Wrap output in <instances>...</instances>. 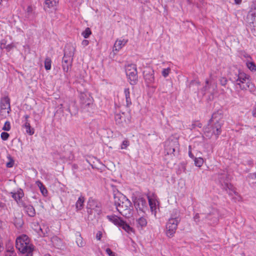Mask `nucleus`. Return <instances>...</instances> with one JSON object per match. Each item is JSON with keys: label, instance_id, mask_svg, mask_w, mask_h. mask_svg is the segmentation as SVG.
Here are the masks:
<instances>
[{"label": "nucleus", "instance_id": "obj_60", "mask_svg": "<svg viewBox=\"0 0 256 256\" xmlns=\"http://www.w3.org/2000/svg\"><path fill=\"white\" fill-rule=\"evenodd\" d=\"M2 1V0H0V4H1Z\"/></svg>", "mask_w": 256, "mask_h": 256}, {"label": "nucleus", "instance_id": "obj_9", "mask_svg": "<svg viewBox=\"0 0 256 256\" xmlns=\"http://www.w3.org/2000/svg\"><path fill=\"white\" fill-rule=\"evenodd\" d=\"M0 117L1 118L6 117L11 110L10 100L8 96H4L0 100Z\"/></svg>", "mask_w": 256, "mask_h": 256}, {"label": "nucleus", "instance_id": "obj_1", "mask_svg": "<svg viewBox=\"0 0 256 256\" xmlns=\"http://www.w3.org/2000/svg\"><path fill=\"white\" fill-rule=\"evenodd\" d=\"M222 117L220 112H217L212 114L208 126L204 128V132L206 136H210L212 134L218 136L221 133V126Z\"/></svg>", "mask_w": 256, "mask_h": 256}, {"label": "nucleus", "instance_id": "obj_10", "mask_svg": "<svg viewBox=\"0 0 256 256\" xmlns=\"http://www.w3.org/2000/svg\"><path fill=\"white\" fill-rule=\"evenodd\" d=\"M218 179L223 188L226 190L232 189V186L228 183V174L226 171L220 170L218 173Z\"/></svg>", "mask_w": 256, "mask_h": 256}, {"label": "nucleus", "instance_id": "obj_24", "mask_svg": "<svg viewBox=\"0 0 256 256\" xmlns=\"http://www.w3.org/2000/svg\"><path fill=\"white\" fill-rule=\"evenodd\" d=\"M11 194L12 196L16 202H18V201L20 200L24 196L23 192L21 190L18 191V192H11Z\"/></svg>", "mask_w": 256, "mask_h": 256}, {"label": "nucleus", "instance_id": "obj_50", "mask_svg": "<svg viewBox=\"0 0 256 256\" xmlns=\"http://www.w3.org/2000/svg\"><path fill=\"white\" fill-rule=\"evenodd\" d=\"M249 176L252 179H256V173L250 174Z\"/></svg>", "mask_w": 256, "mask_h": 256}, {"label": "nucleus", "instance_id": "obj_37", "mask_svg": "<svg viewBox=\"0 0 256 256\" xmlns=\"http://www.w3.org/2000/svg\"><path fill=\"white\" fill-rule=\"evenodd\" d=\"M170 68H164L162 72V76L164 78L167 77L170 73Z\"/></svg>", "mask_w": 256, "mask_h": 256}, {"label": "nucleus", "instance_id": "obj_18", "mask_svg": "<svg viewBox=\"0 0 256 256\" xmlns=\"http://www.w3.org/2000/svg\"><path fill=\"white\" fill-rule=\"evenodd\" d=\"M128 42V40H118L115 42L113 50L119 51Z\"/></svg>", "mask_w": 256, "mask_h": 256}, {"label": "nucleus", "instance_id": "obj_56", "mask_svg": "<svg viewBox=\"0 0 256 256\" xmlns=\"http://www.w3.org/2000/svg\"><path fill=\"white\" fill-rule=\"evenodd\" d=\"M63 108V104H60V108L61 109V108Z\"/></svg>", "mask_w": 256, "mask_h": 256}, {"label": "nucleus", "instance_id": "obj_11", "mask_svg": "<svg viewBox=\"0 0 256 256\" xmlns=\"http://www.w3.org/2000/svg\"><path fill=\"white\" fill-rule=\"evenodd\" d=\"M178 150V142L176 139L168 140L165 142V150L168 154H174Z\"/></svg>", "mask_w": 256, "mask_h": 256}, {"label": "nucleus", "instance_id": "obj_51", "mask_svg": "<svg viewBox=\"0 0 256 256\" xmlns=\"http://www.w3.org/2000/svg\"><path fill=\"white\" fill-rule=\"evenodd\" d=\"M188 156L194 159L195 158V157L194 156V154H192V150H189L188 151Z\"/></svg>", "mask_w": 256, "mask_h": 256}, {"label": "nucleus", "instance_id": "obj_33", "mask_svg": "<svg viewBox=\"0 0 256 256\" xmlns=\"http://www.w3.org/2000/svg\"><path fill=\"white\" fill-rule=\"evenodd\" d=\"M247 67L251 70V71H255L256 70V66L254 64V62H248L246 63Z\"/></svg>", "mask_w": 256, "mask_h": 256}, {"label": "nucleus", "instance_id": "obj_48", "mask_svg": "<svg viewBox=\"0 0 256 256\" xmlns=\"http://www.w3.org/2000/svg\"><path fill=\"white\" fill-rule=\"evenodd\" d=\"M13 165H14V161L13 160H12L10 162H7L6 164V166L8 168H12V167Z\"/></svg>", "mask_w": 256, "mask_h": 256}, {"label": "nucleus", "instance_id": "obj_17", "mask_svg": "<svg viewBox=\"0 0 256 256\" xmlns=\"http://www.w3.org/2000/svg\"><path fill=\"white\" fill-rule=\"evenodd\" d=\"M22 206L24 207L25 212L30 217H34L36 215V210L30 204H26L24 202H22Z\"/></svg>", "mask_w": 256, "mask_h": 256}, {"label": "nucleus", "instance_id": "obj_25", "mask_svg": "<svg viewBox=\"0 0 256 256\" xmlns=\"http://www.w3.org/2000/svg\"><path fill=\"white\" fill-rule=\"evenodd\" d=\"M59 0H45V4L51 8L56 6L58 3Z\"/></svg>", "mask_w": 256, "mask_h": 256}, {"label": "nucleus", "instance_id": "obj_34", "mask_svg": "<svg viewBox=\"0 0 256 256\" xmlns=\"http://www.w3.org/2000/svg\"><path fill=\"white\" fill-rule=\"evenodd\" d=\"M92 32L90 29L89 28H87L86 30L82 32V34L85 38H88L89 36L91 34Z\"/></svg>", "mask_w": 256, "mask_h": 256}, {"label": "nucleus", "instance_id": "obj_28", "mask_svg": "<svg viewBox=\"0 0 256 256\" xmlns=\"http://www.w3.org/2000/svg\"><path fill=\"white\" fill-rule=\"evenodd\" d=\"M24 126L26 128V132L30 135H32L34 133V130L31 128L30 124L28 122H24Z\"/></svg>", "mask_w": 256, "mask_h": 256}, {"label": "nucleus", "instance_id": "obj_42", "mask_svg": "<svg viewBox=\"0 0 256 256\" xmlns=\"http://www.w3.org/2000/svg\"><path fill=\"white\" fill-rule=\"evenodd\" d=\"M14 47V44H7L6 46H3V48H6L8 51H10Z\"/></svg>", "mask_w": 256, "mask_h": 256}, {"label": "nucleus", "instance_id": "obj_21", "mask_svg": "<svg viewBox=\"0 0 256 256\" xmlns=\"http://www.w3.org/2000/svg\"><path fill=\"white\" fill-rule=\"evenodd\" d=\"M51 242L55 247L59 248L62 246V240L56 236L51 238Z\"/></svg>", "mask_w": 256, "mask_h": 256}, {"label": "nucleus", "instance_id": "obj_6", "mask_svg": "<svg viewBox=\"0 0 256 256\" xmlns=\"http://www.w3.org/2000/svg\"><path fill=\"white\" fill-rule=\"evenodd\" d=\"M68 46L69 47L70 50L68 52L67 49H65L64 56L62 60V66L64 71L65 72H68V70L75 50L73 46Z\"/></svg>", "mask_w": 256, "mask_h": 256}, {"label": "nucleus", "instance_id": "obj_49", "mask_svg": "<svg viewBox=\"0 0 256 256\" xmlns=\"http://www.w3.org/2000/svg\"><path fill=\"white\" fill-rule=\"evenodd\" d=\"M6 46V44L5 40H2L1 42V44H0L1 48H4L3 46Z\"/></svg>", "mask_w": 256, "mask_h": 256}, {"label": "nucleus", "instance_id": "obj_5", "mask_svg": "<svg viewBox=\"0 0 256 256\" xmlns=\"http://www.w3.org/2000/svg\"><path fill=\"white\" fill-rule=\"evenodd\" d=\"M180 221V218L178 214L172 215L166 225V234L168 237L171 238L174 236Z\"/></svg>", "mask_w": 256, "mask_h": 256}, {"label": "nucleus", "instance_id": "obj_3", "mask_svg": "<svg viewBox=\"0 0 256 256\" xmlns=\"http://www.w3.org/2000/svg\"><path fill=\"white\" fill-rule=\"evenodd\" d=\"M230 80L232 82H236V84L242 90H246L248 88L252 90L254 88V86L250 82L249 76L245 73L238 70V72L234 74H230L229 78Z\"/></svg>", "mask_w": 256, "mask_h": 256}, {"label": "nucleus", "instance_id": "obj_13", "mask_svg": "<svg viewBox=\"0 0 256 256\" xmlns=\"http://www.w3.org/2000/svg\"><path fill=\"white\" fill-rule=\"evenodd\" d=\"M133 202L134 206L138 211L145 212L147 208V204L144 198L142 197L135 198L133 200Z\"/></svg>", "mask_w": 256, "mask_h": 256}, {"label": "nucleus", "instance_id": "obj_26", "mask_svg": "<svg viewBox=\"0 0 256 256\" xmlns=\"http://www.w3.org/2000/svg\"><path fill=\"white\" fill-rule=\"evenodd\" d=\"M36 184L40 188L42 194L44 196L46 195V194H48V190L46 187L44 186L42 184V183L40 181L38 180L36 182Z\"/></svg>", "mask_w": 256, "mask_h": 256}, {"label": "nucleus", "instance_id": "obj_39", "mask_svg": "<svg viewBox=\"0 0 256 256\" xmlns=\"http://www.w3.org/2000/svg\"><path fill=\"white\" fill-rule=\"evenodd\" d=\"M130 144L128 140H124L122 142L121 146L122 149H126Z\"/></svg>", "mask_w": 256, "mask_h": 256}, {"label": "nucleus", "instance_id": "obj_19", "mask_svg": "<svg viewBox=\"0 0 256 256\" xmlns=\"http://www.w3.org/2000/svg\"><path fill=\"white\" fill-rule=\"evenodd\" d=\"M116 124H118L121 125L123 124L125 120V114L124 112L122 113H116L114 116Z\"/></svg>", "mask_w": 256, "mask_h": 256}, {"label": "nucleus", "instance_id": "obj_59", "mask_svg": "<svg viewBox=\"0 0 256 256\" xmlns=\"http://www.w3.org/2000/svg\"><path fill=\"white\" fill-rule=\"evenodd\" d=\"M206 84L207 85H208V80H206Z\"/></svg>", "mask_w": 256, "mask_h": 256}, {"label": "nucleus", "instance_id": "obj_46", "mask_svg": "<svg viewBox=\"0 0 256 256\" xmlns=\"http://www.w3.org/2000/svg\"><path fill=\"white\" fill-rule=\"evenodd\" d=\"M102 233L101 232L99 231L97 232L96 234V238L100 240L101 238H102Z\"/></svg>", "mask_w": 256, "mask_h": 256}, {"label": "nucleus", "instance_id": "obj_57", "mask_svg": "<svg viewBox=\"0 0 256 256\" xmlns=\"http://www.w3.org/2000/svg\"><path fill=\"white\" fill-rule=\"evenodd\" d=\"M189 150H192V146H188V151Z\"/></svg>", "mask_w": 256, "mask_h": 256}, {"label": "nucleus", "instance_id": "obj_2", "mask_svg": "<svg viewBox=\"0 0 256 256\" xmlns=\"http://www.w3.org/2000/svg\"><path fill=\"white\" fill-rule=\"evenodd\" d=\"M16 247L18 252L24 256H33L34 246L30 242V239L26 234H22L17 237Z\"/></svg>", "mask_w": 256, "mask_h": 256}, {"label": "nucleus", "instance_id": "obj_58", "mask_svg": "<svg viewBox=\"0 0 256 256\" xmlns=\"http://www.w3.org/2000/svg\"><path fill=\"white\" fill-rule=\"evenodd\" d=\"M216 88V86L215 84H214L213 86V90H214V89Z\"/></svg>", "mask_w": 256, "mask_h": 256}, {"label": "nucleus", "instance_id": "obj_15", "mask_svg": "<svg viewBox=\"0 0 256 256\" xmlns=\"http://www.w3.org/2000/svg\"><path fill=\"white\" fill-rule=\"evenodd\" d=\"M80 102L86 106H90L92 102V98L88 92H81L80 94Z\"/></svg>", "mask_w": 256, "mask_h": 256}, {"label": "nucleus", "instance_id": "obj_14", "mask_svg": "<svg viewBox=\"0 0 256 256\" xmlns=\"http://www.w3.org/2000/svg\"><path fill=\"white\" fill-rule=\"evenodd\" d=\"M201 215L203 216L202 218V220H209L212 221V222H210V224H214L217 223L218 222V212L216 210H212V212L206 214H202Z\"/></svg>", "mask_w": 256, "mask_h": 256}, {"label": "nucleus", "instance_id": "obj_29", "mask_svg": "<svg viewBox=\"0 0 256 256\" xmlns=\"http://www.w3.org/2000/svg\"><path fill=\"white\" fill-rule=\"evenodd\" d=\"M14 224L17 228H19L22 227L24 222L22 218H15L14 220Z\"/></svg>", "mask_w": 256, "mask_h": 256}, {"label": "nucleus", "instance_id": "obj_44", "mask_svg": "<svg viewBox=\"0 0 256 256\" xmlns=\"http://www.w3.org/2000/svg\"><path fill=\"white\" fill-rule=\"evenodd\" d=\"M200 214H199L196 213L194 216V220L196 222L198 223V222H200Z\"/></svg>", "mask_w": 256, "mask_h": 256}, {"label": "nucleus", "instance_id": "obj_30", "mask_svg": "<svg viewBox=\"0 0 256 256\" xmlns=\"http://www.w3.org/2000/svg\"><path fill=\"white\" fill-rule=\"evenodd\" d=\"M194 162L196 166L200 167L204 163V160L200 157L195 158H194Z\"/></svg>", "mask_w": 256, "mask_h": 256}, {"label": "nucleus", "instance_id": "obj_35", "mask_svg": "<svg viewBox=\"0 0 256 256\" xmlns=\"http://www.w3.org/2000/svg\"><path fill=\"white\" fill-rule=\"evenodd\" d=\"M14 250L13 247L11 248L10 250H8L6 252L5 256H14Z\"/></svg>", "mask_w": 256, "mask_h": 256}, {"label": "nucleus", "instance_id": "obj_32", "mask_svg": "<svg viewBox=\"0 0 256 256\" xmlns=\"http://www.w3.org/2000/svg\"><path fill=\"white\" fill-rule=\"evenodd\" d=\"M72 105L74 108V110H72L70 107H68L67 108V110L68 111V112L72 116L76 114L78 112V108L75 106L74 104H72Z\"/></svg>", "mask_w": 256, "mask_h": 256}, {"label": "nucleus", "instance_id": "obj_55", "mask_svg": "<svg viewBox=\"0 0 256 256\" xmlns=\"http://www.w3.org/2000/svg\"><path fill=\"white\" fill-rule=\"evenodd\" d=\"M203 89H204V91H206V90H208V88H207V86H204V88H203Z\"/></svg>", "mask_w": 256, "mask_h": 256}, {"label": "nucleus", "instance_id": "obj_43", "mask_svg": "<svg viewBox=\"0 0 256 256\" xmlns=\"http://www.w3.org/2000/svg\"><path fill=\"white\" fill-rule=\"evenodd\" d=\"M202 126V124L201 123H200L198 122H196L192 124V128H194L196 126L198 127V128H201Z\"/></svg>", "mask_w": 256, "mask_h": 256}, {"label": "nucleus", "instance_id": "obj_36", "mask_svg": "<svg viewBox=\"0 0 256 256\" xmlns=\"http://www.w3.org/2000/svg\"><path fill=\"white\" fill-rule=\"evenodd\" d=\"M2 129L6 131H9L10 129V122L8 121L6 122Z\"/></svg>", "mask_w": 256, "mask_h": 256}, {"label": "nucleus", "instance_id": "obj_22", "mask_svg": "<svg viewBox=\"0 0 256 256\" xmlns=\"http://www.w3.org/2000/svg\"><path fill=\"white\" fill-rule=\"evenodd\" d=\"M124 94L125 96L126 106H130L132 104V100L130 97V90L128 88H124Z\"/></svg>", "mask_w": 256, "mask_h": 256}, {"label": "nucleus", "instance_id": "obj_31", "mask_svg": "<svg viewBox=\"0 0 256 256\" xmlns=\"http://www.w3.org/2000/svg\"><path fill=\"white\" fill-rule=\"evenodd\" d=\"M52 60L50 58H46L44 60V67L46 70H50L51 68Z\"/></svg>", "mask_w": 256, "mask_h": 256}, {"label": "nucleus", "instance_id": "obj_41", "mask_svg": "<svg viewBox=\"0 0 256 256\" xmlns=\"http://www.w3.org/2000/svg\"><path fill=\"white\" fill-rule=\"evenodd\" d=\"M148 203L150 207L151 210H152L154 208H155L156 204L153 202L152 199H151L149 196H148Z\"/></svg>", "mask_w": 256, "mask_h": 256}, {"label": "nucleus", "instance_id": "obj_61", "mask_svg": "<svg viewBox=\"0 0 256 256\" xmlns=\"http://www.w3.org/2000/svg\"><path fill=\"white\" fill-rule=\"evenodd\" d=\"M14 256H16V254H14Z\"/></svg>", "mask_w": 256, "mask_h": 256}, {"label": "nucleus", "instance_id": "obj_7", "mask_svg": "<svg viewBox=\"0 0 256 256\" xmlns=\"http://www.w3.org/2000/svg\"><path fill=\"white\" fill-rule=\"evenodd\" d=\"M109 221L112 222L114 225L130 233L132 232V228L126 222L116 215H108L106 216Z\"/></svg>", "mask_w": 256, "mask_h": 256}, {"label": "nucleus", "instance_id": "obj_12", "mask_svg": "<svg viewBox=\"0 0 256 256\" xmlns=\"http://www.w3.org/2000/svg\"><path fill=\"white\" fill-rule=\"evenodd\" d=\"M88 209V212L89 214H92L94 212L97 214H100L101 213L100 204L94 200H90L88 202L87 205Z\"/></svg>", "mask_w": 256, "mask_h": 256}, {"label": "nucleus", "instance_id": "obj_40", "mask_svg": "<svg viewBox=\"0 0 256 256\" xmlns=\"http://www.w3.org/2000/svg\"><path fill=\"white\" fill-rule=\"evenodd\" d=\"M220 82L222 86H225L228 82V80L226 78L222 77L220 79Z\"/></svg>", "mask_w": 256, "mask_h": 256}, {"label": "nucleus", "instance_id": "obj_47", "mask_svg": "<svg viewBox=\"0 0 256 256\" xmlns=\"http://www.w3.org/2000/svg\"><path fill=\"white\" fill-rule=\"evenodd\" d=\"M89 44V42L88 40H84L82 41V44L84 46H88Z\"/></svg>", "mask_w": 256, "mask_h": 256}, {"label": "nucleus", "instance_id": "obj_8", "mask_svg": "<svg viewBox=\"0 0 256 256\" xmlns=\"http://www.w3.org/2000/svg\"><path fill=\"white\" fill-rule=\"evenodd\" d=\"M126 74L131 84H135L138 81V72L135 64H130L126 66Z\"/></svg>", "mask_w": 256, "mask_h": 256}, {"label": "nucleus", "instance_id": "obj_23", "mask_svg": "<svg viewBox=\"0 0 256 256\" xmlns=\"http://www.w3.org/2000/svg\"><path fill=\"white\" fill-rule=\"evenodd\" d=\"M76 242L78 247L82 248L84 246L85 243L83 241L82 238L79 232L76 234Z\"/></svg>", "mask_w": 256, "mask_h": 256}, {"label": "nucleus", "instance_id": "obj_4", "mask_svg": "<svg viewBox=\"0 0 256 256\" xmlns=\"http://www.w3.org/2000/svg\"><path fill=\"white\" fill-rule=\"evenodd\" d=\"M114 203L118 211L126 218H130L133 215L134 208L131 202L125 196L120 198H114Z\"/></svg>", "mask_w": 256, "mask_h": 256}, {"label": "nucleus", "instance_id": "obj_54", "mask_svg": "<svg viewBox=\"0 0 256 256\" xmlns=\"http://www.w3.org/2000/svg\"><path fill=\"white\" fill-rule=\"evenodd\" d=\"M242 0H234L235 3L236 4H240L242 2Z\"/></svg>", "mask_w": 256, "mask_h": 256}, {"label": "nucleus", "instance_id": "obj_38", "mask_svg": "<svg viewBox=\"0 0 256 256\" xmlns=\"http://www.w3.org/2000/svg\"><path fill=\"white\" fill-rule=\"evenodd\" d=\"M1 138L4 140H6L9 137V134L6 132H2L0 134Z\"/></svg>", "mask_w": 256, "mask_h": 256}, {"label": "nucleus", "instance_id": "obj_20", "mask_svg": "<svg viewBox=\"0 0 256 256\" xmlns=\"http://www.w3.org/2000/svg\"><path fill=\"white\" fill-rule=\"evenodd\" d=\"M146 224L147 220L146 218L143 216H141L136 220V226L138 228H142L146 226Z\"/></svg>", "mask_w": 256, "mask_h": 256}, {"label": "nucleus", "instance_id": "obj_53", "mask_svg": "<svg viewBox=\"0 0 256 256\" xmlns=\"http://www.w3.org/2000/svg\"><path fill=\"white\" fill-rule=\"evenodd\" d=\"M29 117H30V116H28V114H26V115H24V118H25V120H24V122H28V118H29Z\"/></svg>", "mask_w": 256, "mask_h": 256}, {"label": "nucleus", "instance_id": "obj_45", "mask_svg": "<svg viewBox=\"0 0 256 256\" xmlns=\"http://www.w3.org/2000/svg\"><path fill=\"white\" fill-rule=\"evenodd\" d=\"M106 252L109 256H115L114 253L109 248H107L106 250Z\"/></svg>", "mask_w": 256, "mask_h": 256}, {"label": "nucleus", "instance_id": "obj_52", "mask_svg": "<svg viewBox=\"0 0 256 256\" xmlns=\"http://www.w3.org/2000/svg\"><path fill=\"white\" fill-rule=\"evenodd\" d=\"M252 114L254 117L256 118V108L253 109Z\"/></svg>", "mask_w": 256, "mask_h": 256}, {"label": "nucleus", "instance_id": "obj_16", "mask_svg": "<svg viewBox=\"0 0 256 256\" xmlns=\"http://www.w3.org/2000/svg\"><path fill=\"white\" fill-rule=\"evenodd\" d=\"M144 78L148 84H152L154 82V72L152 69H148L144 72Z\"/></svg>", "mask_w": 256, "mask_h": 256}, {"label": "nucleus", "instance_id": "obj_27", "mask_svg": "<svg viewBox=\"0 0 256 256\" xmlns=\"http://www.w3.org/2000/svg\"><path fill=\"white\" fill-rule=\"evenodd\" d=\"M84 201V198L82 196L78 198L76 204V208L78 210H81L83 208V204Z\"/></svg>", "mask_w": 256, "mask_h": 256}]
</instances>
